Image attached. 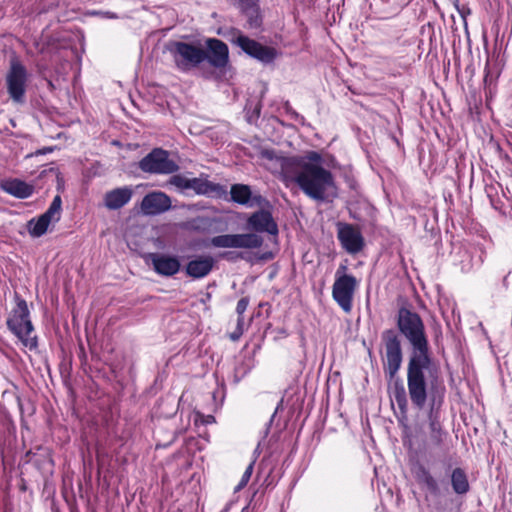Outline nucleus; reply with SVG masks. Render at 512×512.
Instances as JSON below:
<instances>
[{
    "instance_id": "6",
    "label": "nucleus",
    "mask_w": 512,
    "mask_h": 512,
    "mask_svg": "<svg viewBox=\"0 0 512 512\" xmlns=\"http://www.w3.org/2000/svg\"><path fill=\"white\" fill-rule=\"evenodd\" d=\"M7 92L13 102L22 104L25 102V94L28 82V72L17 57L10 60L9 69L5 76Z\"/></svg>"
},
{
    "instance_id": "23",
    "label": "nucleus",
    "mask_w": 512,
    "mask_h": 512,
    "mask_svg": "<svg viewBox=\"0 0 512 512\" xmlns=\"http://www.w3.org/2000/svg\"><path fill=\"white\" fill-rule=\"evenodd\" d=\"M429 428H430V440L436 445L440 446L443 443V439L445 436V432L442 429V426L438 420L437 414L432 410L429 413Z\"/></svg>"
},
{
    "instance_id": "7",
    "label": "nucleus",
    "mask_w": 512,
    "mask_h": 512,
    "mask_svg": "<svg viewBox=\"0 0 512 512\" xmlns=\"http://www.w3.org/2000/svg\"><path fill=\"white\" fill-rule=\"evenodd\" d=\"M381 338L385 349L384 371L390 379H394L402 363L401 342L392 329L385 330Z\"/></svg>"
},
{
    "instance_id": "15",
    "label": "nucleus",
    "mask_w": 512,
    "mask_h": 512,
    "mask_svg": "<svg viewBox=\"0 0 512 512\" xmlns=\"http://www.w3.org/2000/svg\"><path fill=\"white\" fill-rule=\"evenodd\" d=\"M148 257L154 271L159 275L169 277L180 271L181 264L176 256L162 253H151Z\"/></svg>"
},
{
    "instance_id": "29",
    "label": "nucleus",
    "mask_w": 512,
    "mask_h": 512,
    "mask_svg": "<svg viewBox=\"0 0 512 512\" xmlns=\"http://www.w3.org/2000/svg\"><path fill=\"white\" fill-rule=\"evenodd\" d=\"M102 15L106 18H111V19L118 18L117 15L112 12H103Z\"/></svg>"
},
{
    "instance_id": "32",
    "label": "nucleus",
    "mask_w": 512,
    "mask_h": 512,
    "mask_svg": "<svg viewBox=\"0 0 512 512\" xmlns=\"http://www.w3.org/2000/svg\"><path fill=\"white\" fill-rule=\"evenodd\" d=\"M267 156L272 159V153L267 152Z\"/></svg>"
},
{
    "instance_id": "19",
    "label": "nucleus",
    "mask_w": 512,
    "mask_h": 512,
    "mask_svg": "<svg viewBox=\"0 0 512 512\" xmlns=\"http://www.w3.org/2000/svg\"><path fill=\"white\" fill-rule=\"evenodd\" d=\"M214 265V260L210 256H200L188 262L186 265V274L194 279L207 276Z\"/></svg>"
},
{
    "instance_id": "25",
    "label": "nucleus",
    "mask_w": 512,
    "mask_h": 512,
    "mask_svg": "<svg viewBox=\"0 0 512 512\" xmlns=\"http://www.w3.org/2000/svg\"><path fill=\"white\" fill-rule=\"evenodd\" d=\"M393 396L395 401L397 402L400 409H405L407 407V393L403 383L400 380H397L393 389Z\"/></svg>"
},
{
    "instance_id": "22",
    "label": "nucleus",
    "mask_w": 512,
    "mask_h": 512,
    "mask_svg": "<svg viewBox=\"0 0 512 512\" xmlns=\"http://www.w3.org/2000/svg\"><path fill=\"white\" fill-rule=\"evenodd\" d=\"M231 199L241 205L252 206L251 196L252 192L248 185L234 184L230 190Z\"/></svg>"
},
{
    "instance_id": "27",
    "label": "nucleus",
    "mask_w": 512,
    "mask_h": 512,
    "mask_svg": "<svg viewBox=\"0 0 512 512\" xmlns=\"http://www.w3.org/2000/svg\"><path fill=\"white\" fill-rule=\"evenodd\" d=\"M169 183L179 189H190L191 178L182 175H174L170 178Z\"/></svg>"
},
{
    "instance_id": "31",
    "label": "nucleus",
    "mask_w": 512,
    "mask_h": 512,
    "mask_svg": "<svg viewBox=\"0 0 512 512\" xmlns=\"http://www.w3.org/2000/svg\"><path fill=\"white\" fill-rule=\"evenodd\" d=\"M231 338H232L233 340H236V339H238V338H239V335L233 334V335L231 336Z\"/></svg>"
},
{
    "instance_id": "14",
    "label": "nucleus",
    "mask_w": 512,
    "mask_h": 512,
    "mask_svg": "<svg viewBox=\"0 0 512 512\" xmlns=\"http://www.w3.org/2000/svg\"><path fill=\"white\" fill-rule=\"evenodd\" d=\"M171 208V199L160 191L148 193L141 202V210L146 215H157Z\"/></svg>"
},
{
    "instance_id": "30",
    "label": "nucleus",
    "mask_w": 512,
    "mask_h": 512,
    "mask_svg": "<svg viewBox=\"0 0 512 512\" xmlns=\"http://www.w3.org/2000/svg\"><path fill=\"white\" fill-rule=\"evenodd\" d=\"M272 254L271 253H267V254H264L260 257V259H271L272 258Z\"/></svg>"
},
{
    "instance_id": "5",
    "label": "nucleus",
    "mask_w": 512,
    "mask_h": 512,
    "mask_svg": "<svg viewBox=\"0 0 512 512\" xmlns=\"http://www.w3.org/2000/svg\"><path fill=\"white\" fill-rule=\"evenodd\" d=\"M346 270L345 265H340L336 270L332 298L345 313L349 314L353 309V300L359 281L352 274H347Z\"/></svg>"
},
{
    "instance_id": "3",
    "label": "nucleus",
    "mask_w": 512,
    "mask_h": 512,
    "mask_svg": "<svg viewBox=\"0 0 512 512\" xmlns=\"http://www.w3.org/2000/svg\"><path fill=\"white\" fill-rule=\"evenodd\" d=\"M7 326L25 348L33 350L37 347V338L33 335L34 327L25 300L18 299L16 307L7 319Z\"/></svg>"
},
{
    "instance_id": "8",
    "label": "nucleus",
    "mask_w": 512,
    "mask_h": 512,
    "mask_svg": "<svg viewBox=\"0 0 512 512\" xmlns=\"http://www.w3.org/2000/svg\"><path fill=\"white\" fill-rule=\"evenodd\" d=\"M139 168L152 174H171L178 170V165L169 158L167 151L156 148L139 162Z\"/></svg>"
},
{
    "instance_id": "24",
    "label": "nucleus",
    "mask_w": 512,
    "mask_h": 512,
    "mask_svg": "<svg viewBox=\"0 0 512 512\" xmlns=\"http://www.w3.org/2000/svg\"><path fill=\"white\" fill-rule=\"evenodd\" d=\"M451 484H452L453 490L457 494H465L469 490V483H468L466 474L460 468H456L453 470L452 475H451Z\"/></svg>"
},
{
    "instance_id": "11",
    "label": "nucleus",
    "mask_w": 512,
    "mask_h": 512,
    "mask_svg": "<svg viewBox=\"0 0 512 512\" xmlns=\"http://www.w3.org/2000/svg\"><path fill=\"white\" fill-rule=\"evenodd\" d=\"M234 43L248 55L258 59L263 63H270L276 57V51L273 48L263 46L262 44L242 34H239L236 37Z\"/></svg>"
},
{
    "instance_id": "1",
    "label": "nucleus",
    "mask_w": 512,
    "mask_h": 512,
    "mask_svg": "<svg viewBox=\"0 0 512 512\" xmlns=\"http://www.w3.org/2000/svg\"><path fill=\"white\" fill-rule=\"evenodd\" d=\"M397 326L412 348L407 365L408 394L413 405L422 409L427 401L429 384L434 386L425 325L416 312L403 307L398 311Z\"/></svg>"
},
{
    "instance_id": "12",
    "label": "nucleus",
    "mask_w": 512,
    "mask_h": 512,
    "mask_svg": "<svg viewBox=\"0 0 512 512\" xmlns=\"http://www.w3.org/2000/svg\"><path fill=\"white\" fill-rule=\"evenodd\" d=\"M338 238L348 253L355 254L363 248L364 240L360 231L350 224H338Z\"/></svg>"
},
{
    "instance_id": "16",
    "label": "nucleus",
    "mask_w": 512,
    "mask_h": 512,
    "mask_svg": "<svg viewBox=\"0 0 512 512\" xmlns=\"http://www.w3.org/2000/svg\"><path fill=\"white\" fill-rule=\"evenodd\" d=\"M412 473L421 489L426 491V497H428V495L433 497L440 496L441 490L438 481L424 465H415L412 469Z\"/></svg>"
},
{
    "instance_id": "13",
    "label": "nucleus",
    "mask_w": 512,
    "mask_h": 512,
    "mask_svg": "<svg viewBox=\"0 0 512 512\" xmlns=\"http://www.w3.org/2000/svg\"><path fill=\"white\" fill-rule=\"evenodd\" d=\"M247 228L257 233L278 234V226L271 213L267 210H259L252 213L247 219Z\"/></svg>"
},
{
    "instance_id": "18",
    "label": "nucleus",
    "mask_w": 512,
    "mask_h": 512,
    "mask_svg": "<svg viewBox=\"0 0 512 512\" xmlns=\"http://www.w3.org/2000/svg\"><path fill=\"white\" fill-rule=\"evenodd\" d=\"M133 196L130 186H123L107 191L104 195V206L109 210H117L124 207Z\"/></svg>"
},
{
    "instance_id": "26",
    "label": "nucleus",
    "mask_w": 512,
    "mask_h": 512,
    "mask_svg": "<svg viewBox=\"0 0 512 512\" xmlns=\"http://www.w3.org/2000/svg\"><path fill=\"white\" fill-rule=\"evenodd\" d=\"M254 464H255V460L251 461V463L247 466V468L245 469V471L241 477L240 482L234 488L235 492L242 490L248 484V482L252 476L253 470H254Z\"/></svg>"
},
{
    "instance_id": "10",
    "label": "nucleus",
    "mask_w": 512,
    "mask_h": 512,
    "mask_svg": "<svg viewBox=\"0 0 512 512\" xmlns=\"http://www.w3.org/2000/svg\"><path fill=\"white\" fill-rule=\"evenodd\" d=\"M62 212V199L56 195L51 202L47 211L37 219H32L28 223L29 233L34 237H40L46 233L51 223H56L60 220Z\"/></svg>"
},
{
    "instance_id": "20",
    "label": "nucleus",
    "mask_w": 512,
    "mask_h": 512,
    "mask_svg": "<svg viewBox=\"0 0 512 512\" xmlns=\"http://www.w3.org/2000/svg\"><path fill=\"white\" fill-rule=\"evenodd\" d=\"M2 189L17 198H28L34 192V186L20 179H8L2 182Z\"/></svg>"
},
{
    "instance_id": "2",
    "label": "nucleus",
    "mask_w": 512,
    "mask_h": 512,
    "mask_svg": "<svg viewBox=\"0 0 512 512\" xmlns=\"http://www.w3.org/2000/svg\"><path fill=\"white\" fill-rule=\"evenodd\" d=\"M283 181L288 186L296 184L310 199L324 202L337 195L335 178L323 166L322 155L308 151L302 156L277 157Z\"/></svg>"
},
{
    "instance_id": "4",
    "label": "nucleus",
    "mask_w": 512,
    "mask_h": 512,
    "mask_svg": "<svg viewBox=\"0 0 512 512\" xmlns=\"http://www.w3.org/2000/svg\"><path fill=\"white\" fill-rule=\"evenodd\" d=\"M167 50L173 58L176 67L182 72H188L206 60V50L195 43L172 41L167 44Z\"/></svg>"
},
{
    "instance_id": "28",
    "label": "nucleus",
    "mask_w": 512,
    "mask_h": 512,
    "mask_svg": "<svg viewBox=\"0 0 512 512\" xmlns=\"http://www.w3.org/2000/svg\"><path fill=\"white\" fill-rule=\"evenodd\" d=\"M247 307H248V300L246 298H241L237 302L236 312L241 316L246 311Z\"/></svg>"
},
{
    "instance_id": "17",
    "label": "nucleus",
    "mask_w": 512,
    "mask_h": 512,
    "mask_svg": "<svg viewBox=\"0 0 512 512\" xmlns=\"http://www.w3.org/2000/svg\"><path fill=\"white\" fill-rule=\"evenodd\" d=\"M206 53V59L212 66L216 68L226 66L228 62V47L221 40L208 39Z\"/></svg>"
},
{
    "instance_id": "21",
    "label": "nucleus",
    "mask_w": 512,
    "mask_h": 512,
    "mask_svg": "<svg viewBox=\"0 0 512 512\" xmlns=\"http://www.w3.org/2000/svg\"><path fill=\"white\" fill-rule=\"evenodd\" d=\"M190 189L197 194L220 197L225 194V189L220 184L213 183L206 178H191Z\"/></svg>"
},
{
    "instance_id": "9",
    "label": "nucleus",
    "mask_w": 512,
    "mask_h": 512,
    "mask_svg": "<svg viewBox=\"0 0 512 512\" xmlns=\"http://www.w3.org/2000/svg\"><path fill=\"white\" fill-rule=\"evenodd\" d=\"M210 244L216 248L257 249L263 238L257 233L223 234L211 238Z\"/></svg>"
}]
</instances>
